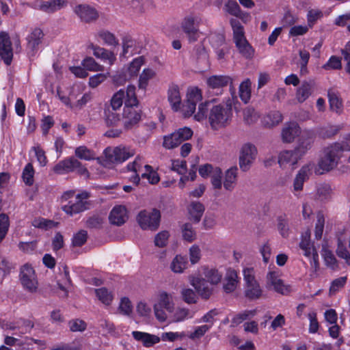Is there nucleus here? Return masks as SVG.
<instances>
[{
  "label": "nucleus",
  "instance_id": "f257e3e1",
  "mask_svg": "<svg viewBox=\"0 0 350 350\" xmlns=\"http://www.w3.org/2000/svg\"><path fill=\"white\" fill-rule=\"evenodd\" d=\"M201 270L205 278L198 273L189 275V281L202 299H208L213 295L214 290L207 282L212 286L217 285L221 282L223 275L217 269L207 267H201Z\"/></svg>",
  "mask_w": 350,
  "mask_h": 350
},
{
  "label": "nucleus",
  "instance_id": "f03ea898",
  "mask_svg": "<svg viewBox=\"0 0 350 350\" xmlns=\"http://www.w3.org/2000/svg\"><path fill=\"white\" fill-rule=\"evenodd\" d=\"M135 86H127V98L122 113V124L125 130H130L136 126L142 119V111L137 105L138 100L135 94Z\"/></svg>",
  "mask_w": 350,
  "mask_h": 350
},
{
  "label": "nucleus",
  "instance_id": "7ed1b4c3",
  "mask_svg": "<svg viewBox=\"0 0 350 350\" xmlns=\"http://www.w3.org/2000/svg\"><path fill=\"white\" fill-rule=\"evenodd\" d=\"M340 143H335L323 150V155L319 159L314 172L317 174H323L334 169L338 164L342 157V149Z\"/></svg>",
  "mask_w": 350,
  "mask_h": 350
},
{
  "label": "nucleus",
  "instance_id": "20e7f679",
  "mask_svg": "<svg viewBox=\"0 0 350 350\" xmlns=\"http://www.w3.org/2000/svg\"><path fill=\"white\" fill-rule=\"evenodd\" d=\"M142 160V157L137 156L133 162L127 165V170L134 173V175L130 177L131 180L137 185L140 180L139 174H141L142 178H146L150 184L158 183L160 180L158 173L149 165H145L143 167Z\"/></svg>",
  "mask_w": 350,
  "mask_h": 350
},
{
  "label": "nucleus",
  "instance_id": "39448f33",
  "mask_svg": "<svg viewBox=\"0 0 350 350\" xmlns=\"http://www.w3.org/2000/svg\"><path fill=\"white\" fill-rule=\"evenodd\" d=\"M90 198V193L83 191L75 195L74 191L65 192L62 197L63 202H68L62 206V210L68 215H73L79 213L88 208L87 200Z\"/></svg>",
  "mask_w": 350,
  "mask_h": 350
},
{
  "label": "nucleus",
  "instance_id": "423d86ee",
  "mask_svg": "<svg viewBox=\"0 0 350 350\" xmlns=\"http://www.w3.org/2000/svg\"><path fill=\"white\" fill-rule=\"evenodd\" d=\"M232 117L230 104H219L210 109L208 121L213 129L217 130L228 125Z\"/></svg>",
  "mask_w": 350,
  "mask_h": 350
},
{
  "label": "nucleus",
  "instance_id": "0eeeda50",
  "mask_svg": "<svg viewBox=\"0 0 350 350\" xmlns=\"http://www.w3.org/2000/svg\"><path fill=\"white\" fill-rule=\"evenodd\" d=\"M230 25L233 30L234 41L239 53L245 58L251 59L254 56V50L245 37L243 27L235 18L230 20Z\"/></svg>",
  "mask_w": 350,
  "mask_h": 350
},
{
  "label": "nucleus",
  "instance_id": "6e6552de",
  "mask_svg": "<svg viewBox=\"0 0 350 350\" xmlns=\"http://www.w3.org/2000/svg\"><path fill=\"white\" fill-rule=\"evenodd\" d=\"M160 212L156 209L151 211L144 210L140 211L137 216V221L142 229L154 231L160 223Z\"/></svg>",
  "mask_w": 350,
  "mask_h": 350
},
{
  "label": "nucleus",
  "instance_id": "1a4fd4ad",
  "mask_svg": "<svg viewBox=\"0 0 350 350\" xmlns=\"http://www.w3.org/2000/svg\"><path fill=\"white\" fill-rule=\"evenodd\" d=\"M20 281L23 287L28 292H37L38 281L35 270L30 265L25 264L21 268Z\"/></svg>",
  "mask_w": 350,
  "mask_h": 350
},
{
  "label": "nucleus",
  "instance_id": "9d476101",
  "mask_svg": "<svg viewBox=\"0 0 350 350\" xmlns=\"http://www.w3.org/2000/svg\"><path fill=\"white\" fill-rule=\"evenodd\" d=\"M266 287L281 295H287L291 291V286L284 283L279 271H269L266 276Z\"/></svg>",
  "mask_w": 350,
  "mask_h": 350
},
{
  "label": "nucleus",
  "instance_id": "9b49d317",
  "mask_svg": "<svg viewBox=\"0 0 350 350\" xmlns=\"http://www.w3.org/2000/svg\"><path fill=\"white\" fill-rule=\"evenodd\" d=\"M106 161L109 163H122L135 154L134 150L118 146L115 148H107L104 150Z\"/></svg>",
  "mask_w": 350,
  "mask_h": 350
},
{
  "label": "nucleus",
  "instance_id": "f8f14e48",
  "mask_svg": "<svg viewBox=\"0 0 350 350\" xmlns=\"http://www.w3.org/2000/svg\"><path fill=\"white\" fill-rule=\"evenodd\" d=\"M256 146L250 143L242 146L239 154V167L243 171L250 169L257 155Z\"/></svg>",
  "mask_w": 350,
  "mask_h": 350
},
{
  "label": "nucleus",
  "instance_id": "ddd939ff",
  "mask_svg": "<svg viewBox=\"0 0 350 350\" xmlns=\"http://www.w3.org/2000/svg\"><path fill=\"white\" fill-rule=\"evenodd\" d=\"M316 135L312 130H304L299 135L295 150L303 157L312 148Z\"/></svg>",
  "mask_w": 350,
  "mask_h": 350
},
{
  "label": "nucleus",
  "instance_id": "4468645a",
  "mask_svg": "<svg viewBox=\"0 0 350 350\" xmlns=\"http://www.w3.org/2000/svg\"><path fill=\"white\" fill-rule=\"evenodd\" d=\"M301 157L295 150H285L281 151L278 156V163L282 169L294 170Z\"/></svg>",
  "mask_w": 350,
  "mask_h": 350
},
{
  "label": "nucleus",
  "instance_id": "2eb2a0df",
  "mask_svg": "<svg viewBox=\"0 0 350 350\" xmlns=\"http://www.w3.org/2000/svg\"><path fill=\"white\" fill-rule=\"evenodd\" d=\"M314 166V163H309L301 167L296 174L293 181V189L295 191H301L304 187V183L312 174Z\"/></svg>",
  "mask_w": 350,
  "mask_h": 350
},
{
  "label": "nucleus",
  "instance_id": "dca6fc26",
  "mask_svg": "<svg viewBox=\"0 0 350 350\" xmlns=\"http://www.w3.org/2000/svg\"><path fill=\"white\" fill-rule=\"evenodd\" d=\"M0 57L7 65L11 64L13 57L12 44L8 34L5 32L0 33Z\"/></svg>",
  "mask_w": 350,
  "mask_h": 350
},
{
  "label": "nucleus",
  "instance_id": "f3484780",
  "mask_svg": "<svg viewBox=\"0 0 350 350\" xmlns=\"http://www.w3.org/2000/svg\"><path fill=\"white\" fill-rule=\"evenodd\" d=\"M200 21V18L196 16H189L183 22V29L191 42L197 40L198 38V25Z\"/></svg>",
  "mask_w": 350,
  "mask_h": 350
},
{
  "label": "nucleus",
  "instance_id": "a211bd4d",
  "mask_svg": "<svg viewBox=\"0 0 350 350\" xmlns=\"http://www.w3.org/2000/svg\"><path fill=\"white\" fill-rule=\"evenodd\" d=\"M66 5L65 0H38L35 2V8L46 13H53Z\"/></svg>",
  "mask_w": 350,
  "mask_h": 350
},
{
  "label": "nucleus",
  "instance_id": "6ab92c4d",
  "mask_svg": "<svg viewBox=\"0 0 350 350\" xmlns=\"http://www.w3.org/2000/svg\"><path fill=\"white\" fill-rule=\"evenodd\" d=\"M74 11L80 19L85 23L95 21L98 17L97 11L88 5H78L75 8Z\"/></svg>",
  "mask_w": 350,
  "mask_h": 350
},
{
  "label": "nucleus",
  "instance_id": "aec40b11",
  "mask_svg": "<svg viewBox=\"0 0 350 350\" xmlns=\"http://www.w3.org/2000/svg\"><path fill=\"white\" fill-rule=\"evenodd\" d=\"M89 49L92 50L93 55L96 58L100 59L105 62H107L110 66H112L116 61V54L110 50L93 44L89 45Z\"/></svg>",
  "mask_w": 350,
  "mask_h": 350
},
{
  "label": "nucleus",
  "instance_id": "412c9836",
  "mask_svg": "<svg viewBox=\"0 0 350 350\" xmlns=\"http://www.w3.org/2000/svg\"><path fill=\"white\" fill-rule=\"evenodd\" d=\"M129 218L126 207L122 205L115 206L110 212L109 219L112 224L121 226Z\"/></svg>",
  "mask_w": 350,
  "mask_h": 350
},
{
  "label": "nucleus",
  "instance_id": "4be33fe9",
  "mask_svg": "<svg viewBox=\"0 0 350 350\" xmlns=\"http://www.w3.org/2000/svg\"><path fill=\"white\" fill-rule=\"evenodd\" d=\"M238 178V168L232 167L227 170L222 179V186L227 191H232L237 185Z\"/></svg>",
  "mask_w": 350,
  "mask_h": 350
},
{
  "label": "nucleus",
  "instance_id": "5701e85b",
  "mask_svg": "<svg viewBox=\"0 0 350 350\" xmlns=\"http://www.w3.org/2000/svg\"><path fill=\"white\" fill-rule=\"evenodd\" d=\"M79 165V161L77 159L70 157L57 163L53 170L55 174H64L75 171Z\"/></svg>",
  "mask_w": 350,
  "mask_h": 350
},
{
  "label": "nucleus",
  "instance_id": "b1692460",
  "mask_svg": "<svg viewBox=\"0 0 350 350\" xmlns=\"http://www.w3.org/2000/svg\"><path fill=\"white\" fill-rule=\"evenodd\" d=\"M238 275L234 269H228L223 281V289L225 293H230L235 291L239 283Z\"/></svg>",
  "mask_w": 350,
  "mask_h": 350
},
{
  "label": "nucleus",
  "instance_id": "393cba45",
  "mask_svg": "<svg viewBox=\"0 0 350 350\" xmlns=\"http://www.w3.org/2000/svg\"><path fill=\"white\" fill-rule=\"evenodd\" d=\"M301 131L300 127L296 122L286 124L282 131V139L284 142L291 143L293 142L295 137L300 135Z\"/></svg>",
  "mask_w": 350,
  "mask_h": 350
},
{
  "label": "nucleus",
  "instance_id": "a878e982",
  "mask_svg": "<svg viewBox=\"0 0 350 350\" xmlns=\"http://www.w3.org/2000/svg\"><path fill=\"white\" fill-rule=\"evenodd\" d=\"M154 305H158V306L163 308L169 312H173L174 303L172 295L164 291H159L157 294V302Z\"/></svg>",
  "mask_w": 350,
  "mask_h": 350
},
{
  "label": "nucleus",
  "instance_id": "bb28decb",
  "mask_svg": "<svg viewBox=\"0 0 350 350\" xmlns=\"http://www.w3.org/2000/svg\"><path fill=\"white\" fill-rule=\"evenodd\" d=\"M232 83V79L227 75H213L206 80L209 88L219 90Z\"/></svg>",
  "mask_w": 350,
  "mask_h": 350
},
{
  "label": "nucleus",
  "instance_id": "cd10ccee",
  "mask_svg": "<svg viewBox=\"0 0 350 350\" xmlns=\"http://www.w3.org/2000/svg\"><path fill=\"white\" fill-rule=\"evenodd\" d=\"M314 83L312 81H304L297 89L296 99L301 103L306 100L313 92Z\"/></svg>",
  "mask_w": 350,
  "mask_h": 350
},
{
  "label": "nucleus",
  "instance_id": "c85d7f7f",
  "mask_svg": "<svg viewBox=\"0 0 350 350\" xmlns=\"http://www.w3.org/2000/svg\"><path fill=\"white\" fill-rule=\"evenodd\" d=\"M168 100L174 111H177L181 105V96L179 88L176 85H172L167 92Z\"/></svg>",
  "mask_w": 350,
  "mask_h": 350
},
{
  "label": "nucleus",
  "instance_id": "c756f323",
  "mask_svg": "<svg viewBox=\"0 0 350 350\" xmlns=\"http://www.w3.org/2000/svg\"><path fill=\"white\" fill-rule=\"evenodd\" d=\"M156 71L151 68H144L139 76L138 88L146 90L150 80L156 77Z\"/></svg>",
  "mask_w": 350,
  "mask_h": 350
},
{
  "label": "nucleus",
  "instance_id": "7c9ffc66",
  "mask_svg": "<svg viewBox=\"0 0 350 350\" xmlns=\"http://www.w3.org/2000/svg\"><path fill=\"white\" fill-rule=\"evenodd\" d=\"M332 189L328 183H320L316 187V199L321 202L330 200L332 196Z\"/></svg>",
  "mask_w": 350,
  "mask_h": 350
},
{
  "label": "nucleus",
  "instance_id": "2f4dec72",
  "mask_svg": "<svg viewBox=\"0 0 350 350\" xmlns=\"http://www.w3.org/2000/svg\"><path fill=\"white\" fill-rule=\"evenodd\" d=\"M44 33L39 28L34 29L27 36V48L31 51H35L38 46L41 43Z\"/></svg>",
  "mask_w": 350,
  "mask_h": 350
},
{
  "label": "nucleus",
  "instance_id": "473e14b6",
  "mask_svg": "<svg viewBox=\"0 0 350 350\" xmlns=\"http://www.w3.org/2000/svg\"><path fill=\"white\" fill-rule=\"evenodd\" d=\"M188 261L185 256L176 255L172 260L170 268L175 273H182L187 268Z\"/></svg>",
  "mask_w": 350,
  "mask_h": 350
},
{
  "label": "nucleus",
  "instance_id": "72a5a7b5",
  "mask_svg": "<svg viewBox=\"0 0 350 350\" xmlns=\"http://www.w3.org/2000/svg\"><path fill=\"white\" fill-rule=\"evenodd\" d=\"M144 57H137L132 60L126 66V71L131 79L137 76L142 66L144 64Z\"/></svg>",
  "mask_w": 350,
  "mask_h": 350
},
{
  "label": "nucleus",
  "instance_id": "f704fd0d",
  "mask_svg": "<svg viewBox=\"0 0 350 350\" xmlns=\"http://www.w3.org/2000/svg\"><path fill=\"white\" fill-rule=\"evenodd\" d=\"M188 211L190 219L198 223L204 213V207L200 202H192L188 206Z\"/></svg>",
  "mask_w": 350,
  "mask_h": 350
},
{
  "label": "nucleus",
  "instance_id": "c9c22d12",
  "mask_svg": "<svg viewBox=\"0 0 350 350\" xmlns=\"http://www.w3.org/2000/svg\"><path fill=\"white\" fill-rule=\"evenodd\" d=\"M96 37L102 40L103 44L108 46H116L119 44V40L116 36L107 30H100L96 33Z\"/></svg>",
  "mask_w": 350,
  "mask_h": 350
},
{
  "label": "nucleus",
  "instance_id": "e433bc0d",
  "mask_svg": "<svg viewBox=\"0 0 350 350\" xmlns=\"http://www.w3.org/2000/svg\"><path fill=\"white\" fill-rule=\"evenodd\" d=\"M132 334L135 339L142 341L144 345L147 347H150L160 341V338L158 336L144 332L135 331L133 332Z\"/></svg>",
  "mask_w": 350,
  "mask_h": 350
},
{
  "label": "nucleus",
  "instance_id": "4c0bfd02",
  "mask_svg": "<svg viewBox=\"0 0 350 350\" xmlns=\"http://www.w3.org/2000/svg\"><path fill=\"white\" fill-rule=\"evenodd\" d=\"M245 295L250 299H258L262 295V289L257 282L245 286Z\"/></svg>",
  "mask_w": 350,
  "mask_h": 350
},
{
  "label": "nucleus",
  "instance_id": "58836bf2",
  "mask_svg": "<svg viewBox=\"0 0 350 350\" xmlns=\"http://www.w3.org/2000/svg\"><path fill=\"white\" fill-rule=\"evenodd\" d=\"M60 276L62 279L57 282V285L59 289L64 292V296H68L69 288L71 286V280L69 276V271L66 267L63 269V272L61 273Z\"/></svg>",
  "mask_w": 350,
  "mask_h": 350
},
{
  "label": "nucleus",
  "instance_id": "ea45409f",
  "mask_svg": "<svg viewBox=\"0 0 350 350\" xmlns=\"http://www.w3.org/2000/svg\"><path fill=\"white\" fill-rule=\"evenodd\" d=\"M127 98V88L126 90H120L113 94L111 100V105L113 109H119L125 100Z\"/></svg>",
  "mask_w": 350,
  "mask_h": 350
},
{
  "label": "nucleus",
  "instance_id": "a19ab883",
  "mask_svg": "<svg viewBox=\"0 0 350 350\" xmlns=\"http://www.w3.org/2000/svg\"><path fill=\"white\" fill-rule=\"evenodd\" d=\"M81 65L85 70L91 72H103L105 68L103 65L98 64L92 57H86L84 58L81 62Z\"/></svg>",
  "mask_w": 350,
  "mask_h": 350
},
{
  "label": "nucleus",
  "instance_id": "79ce46f5",
  "mask_svg": "<svg viewBox=\"0 0 350 350\" xmlns=\"http://www.w3.org/2000/svg\"><path fill=\"white\" fill-rule=\"evenodd\" d=\"M346 239L342 237L338 238V247L336 249V254L338 257L345 260L348 265H350V254L348 252L346 246Z\"/></svg>",
  "mask_w": 350,
  "mask_h": 350
},
{
  "label": "nucleus",
  "instance_id": "37998d69",
  "mask_svg": "<svg viewBox=\"0 0 350 350\" xmlns=\"http://www.w3.org/2000/svg\"><path fill=\"white\" fill-rule=\"evenodd\" d=\"M75 156L85 161L93 160L96 158L95 152L85 146L77 147L75 150Z\"/></svg>",
  "mask_w": 350,
  "mask_h": 350
},
{
  "label": "nucleus",
  "instance_id": "c03bdc74",
  "mask_svg": "<svg viewBox=\"0 0 350 350\" xmlns=\"http://www.w3.org/2000/svg\"><path fill=\"white\" fill-rule=\"evenodd\" d=\"M95 294L98 300L105 306H109L113 299L112 293L105 288H100L94 290Z\"/></svg>",
  "mask_w": 350,
  "mask_h": 350
},
{
  "label": "nucleus",
  "instance_id": "a18cd8bd",
  "mask_svg": "<svg viewBox=\"0 0 350 350\" xmlns=\"http://www.w3.org/2000/svg\"><path fill=\"white\" fill-rule=\"evenodd\" d=\"M282 120V116L280 111H273L267 114L263 118L264 124L267 126H273Z\"/></svg>",
  "mask_w": 350,
  "mask_h": 350
},
{
  "label": "nucleus",
  "instance_id": "49530a36",
  "mask_svg": "<svg viewBox=\"0 0 350 350\" xmlns=\"http://www.w3.org/2000/svg\"><path fill=\"white\" fill-rule=\"evenodd\" d=\"M250 86L251 81L248 79L243 81L239 86V96L245 103H247L251 97Z\"/></svg>",
  "mask_w": 350,
  "mask_h": 350
},
{
  "label": "nucleus",
  "instance_id": "de8ad7c7",
  "mask_svg": "<svg viewBox=\"0 0 350 350\" xmlns=\"http://www.w3.org/2000/svg\"><path fill=\"white\" fill-rule=\"evenodd\" d=\"M328 98L331 110L340 113L342 109V103L338 94L334 92H329Z\"/></svg>",
  "mask_w": 350,
  "mask_h": 350
},
{
  "label": "nucleus",
  "instance_id": "09e8293b",
  "mask_svg": "<svg viewBox=\"0 0 350 350\" xmlns=\"http://www.w3.org/2000/svg\"><path fill=\"white\" fill-rule=\"evenodd\" d=\"M223 176L222 171L219 167H217L211 174V183L215 189H221Z\"/></svg>",
  "mask_w": 350,
  "mask_h": 350
},
{
  "label": "nucleus",
  "instance_id": "8fccbe9b",
  "mask_svg": "<svg viewBox=\"0 0 350 350\" xmlns=\"http://www.w3.org/2000/svg\"><path fill=\"white\" fill-rule=\"evenodd\" d=\"M299 247L303 251L304 255L308 258H310L311 254L317 252L311 244L309 237H307L302 238L299 243Z\"/></svg>",
  "mask_w": 350,
  "mask_h": 350
},
{
  "label": "nucleus",
  "instance_id": "3c124183",
  "mask_svg": "<svg viewBox=\"0 0 350 350\" xmlns=\"http://www.w3.org/2000/svg\"><path fill=\"white\" fill-rule=\"evenodd\" d=\"M322 256L324 258L325 263L327 267L332 269H334L338 267L337 260L332 251L323 247L322 250Z\"/></svg>",
  "mask_w": 350,
  "mask_h": 350
},
{
  "label": "nucleus",
  "instance_id": "603ef678",
  "mask_svg": "<svg viewBox=\"0 0 350 350\" xmlns=\"http://www.w3.org/2000/svg\"><path fill=\"white\" fill-rule=\"evenodd\" d=\"M182 234L184 240L188 242H192L196 239V233L193 226L190 224H185L182 228Z\"/></svg>",
  "mask_w": 350,
  "mask_h": 350
},
{
  "label": "nucleus",
  "instance_id": "864d4df0",
  "mask_svg": "<svg viewBox=\"0 0 350 350\" xmlns=\"http://www.w3.org/2000/svg\"><path fill=\"white\" fill-rule=\"evenodd\" d=\"M277 221V228L280 234L284 238L288 237L290 234V228L287 219L281 216L278 218Z\"/></svg>",
  "mask_w": 350,
  "mask_h": 350
},
{
  "label": "nucleus",
  "instance_id": "5fc2aeb1",
  "mask_svg": "<svg viewBox=\"0 0 350 350\" xmlns=\"http://www.w3.org/2000/svg\"><path fill=\"white\" fill-rule=\"evenodd\" d=\"M34 170L31 163H27L23 171V180L27 185H32L33 184Z\"/></svg>",
  "mask_w": 350,
  "mask_h": 350
},
{
  "label": "nucleus",
  "instance_id": "6e6d98bb",
  "mask_svg": "<svg viewBox=\"0 0 350 350\" xmlns=\"http://www.w3.org/2000/svg\"><path fill=\"white\" fill-rule=\"evenodd\" d=\"M170 233L167 230H163L159 232L154 237V245L158 247H165L167 245Z\"/></svg>",
  "mask_w": 350,
  "mask_h": 350
},
{
  "label": "nucleus",
  "instance_id": "4d7b16f0",
  "mask_svg": "<svg viewBox=\"0 0 350 350\" xmlns=\"http://www.w3.org/2000/svg\"><path fill=\"white\" fill-rule=\"evenodd\" d=\"M110 76L109 72L107 73H99L93 75L89 79V85L92 88L98 87L100 84L104 82Z\"/></svg>",
  "mask_w": 350,
  "mask_h": 350
},
{
  "label": "nucleus",
  "instance_id": "13d9d810",
  "mask_svg": "<svg viewBox=\"0 0 350 350\" xmlns=\"http://www.w3.org/2000/svg\"><path fill=\"white\" fill-rule=\"evenodd\" d=\"M68 327L71 332H83L87 328V323L79 319H72L68 322Z\"/></svg>",
  "mask_w": 350,
  "mask_h": 350
},
{
  "label": "nucleus",
  "instance_id": "bf43d9fd",
  "mask_svg": "<svg viewBox=\"0 0 350 350\" xmlns=\"http://www.w3.org/2000/svg\"><path fill=\"white\" fill-rule=\"evenodd\" d=\"M118 310L122 314L126 316H129L132 313L133 306L129 298L122 297L121 299Z\"/></svg>",
  "mask_w": 350,
  "mask_h": 350
},
{
  "label": "nucleus",
  "instance_id": "052dcab7",
  "mask_svg": "<svg viewBox=\"0 0 350 350\" xmlns=\"http://www.w3.org/2000/svg\"><path fill=\"white\" fill-rule=\"evenodd\" d=\"M181 296L184 301L187 304H195L197 301L198 297L195 291L189 288H183L181 290Z\"/></svg>",
  "mask_w": 350,
  "mask_h": 350
},
{
  "label": "nucleus",
  "instance_id": "680f3d73",
  "mask_svg": "<svg viewBox=\"0 0 350 350\" xmlns=\"http://www.w3.org/2000/svg\"><path fill=\"white\" fill-rule=\"evenodd\" d=\"M339 130L338 126L327 125L320 129L319 135L323 138H329L335 135Z\"/></svg>",
  "mask_w": 350,
  "mask_h": 350
},
{
  "label": "nucleus",
  "instance_id": "e2e57ef3",
  "mask_svg": "<svg viewBox=\"0 0 350 350\" xmlns=\"http://www.w3.org/2000/svg\"><path fill=\"white\" fill-rule=\"evenodd\" d=\"M259 116L252 108H246L243 111V120L247 124H252L258 120Z\"/></svg>",
  "mask_w": 350,
  "mask_h": 350
},
{
  "label": "nucleus",
  "instance_id": "0e129e2a",
  "mask_svg": "<svg viewBox=\"0 0 350 350\" xmlns=\"http://www.w3.org/2000/svg\"><path fill=\"white\" fill-rule=\"evenodd\" d=\"M32 225L36 228H39L44 230L53 228L56 226L55 223L52 220H48L44 218L35 219L32 221Z\"/></svg>",
  "mask_w": 350,
  "mask_h": 350
},
{
  "label": "nucleus",
  "instance_id": "69168bd1",
  "mask_svg": "<svg viewBox=\"0 0 350 350\" xmlns=\"http://www.w3.org/2000/svg\"><path fill=\"white\" fill-rule=\"evenodd\" d=\"M243 275L245 286L257 282L254 269L252 267H245L243 269Z\"/></svg>",
  "mask_w": 350,
  "mask_h": 350
},
{
  "label": "nucleus",
  "instance_id": "338daca9",
  "mask_svg": "<svg viewBox=\"0 0 350 350\" xmlns=\"http://www.w3.org/2000/svg\"><path fill=\"white\" fill-rule=\"evenodd\" d=\"M211 327V325H202L195 327L194 331L189 335V338L192 340L200 338Z\"/></svg>",
  "mask_w": 350,
  "mask_h": 350
},
{
  "label": "nucleus",
  "instance_id": "774afa93",
  "mask_svg": "<svg viewBox=\"0 0 350 350\" xmlns=\"http://www.w3.org/2000/svg\"><path fill=\"white\" fill-rule=\"evenodd\" d=\"M341 67V59L336 56H332L327 62L323 66V68L326 70L340 69Z\"/></svg>",
  "mask_w": 350,
  "mask_h": 350
}]
</instances>
